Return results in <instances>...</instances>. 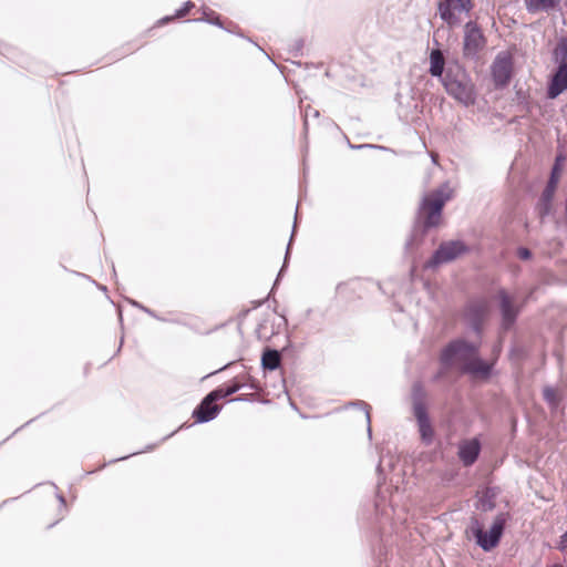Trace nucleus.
Segmentation results:
<instances>
[{"label":"nucleus","mask_w":567,"mask_h":567,"mask_svg":"<svg viewBox=\"0 0 567 567\" xmlns=\"http://www.w3.org/2000/svg\"><path fill=\"white\" fill-rule=\"evenodd\" d=\"M451 198L452 189L447 183L442 184L436 189L423 196L419 205L412 233L405 241V249L408 251L419 247L425 234L441 224L443 208Z\"/></svg>","instance_id":"obj_1"},{"label":"nucleus","mask_w":567,"mask_h":567,"mask_svg":"<svg viewBox=\"0 0 567 567\" xmlns=\"http://www.w3.org/2000/svg\"><path fill=\"white\" fill-rule=\"evenodd\" d=\"M442 83L447 94L464 106H470L475 103V86L465 68L458 62L449 63Z\"/></svg>","instance_id":"obj_2"},{"label":"nucleus","mask_w":567,"mask_h":567,"mask_svg":"<svg viewBox=\"0 0 567 567\" xmlns=\"http://www.w3.org/2000/svg\"><path fill=\"white\" fill-rule=\"evenodd\" d=\"M412 411L416 420L421 440L430 445L434 439V430L426 408V392L421 382H414L411 390Z\"/></svg>","instance_id":"obj_3"},{"label":"nucleus","mask_w":567,"mask_h":567,"mask_svg":"<svg viewBox=\"0 0 567 567\" xmlns=\"http://www.w3.org/2000/svg\"><path fill=\"white\" fill-rule=\"evenodd\" d=\"M480 344L457 338L450 341L440 353V362L445 368H451L456 360L467 362L474 354H478Z\"/></svg>","instance_id":"obj_4"},{"label":"nucleus","mask_w":567,"mask_h":567,"mask_svg":"<svg viewBox=\"0 0 567 567\" xmlns=\"http://www.w3.org/2000/svg\"><path fill=\"white\" fill-rule=\"evenodd\" d=\"M506 526V515L498 514L488 532H485L477 519L472 522L471 530L476 544L484 550L491 551L501 542Z\"/></svg>","instance_id":"obj_5"},{"label":"nucleus","mask_w":567,"mask_h":567,"mask_svg":"<svg viewBox=\"0 0 567 567\" xmlns=\"http://www.w3.org/2000/svg\"><path fill=\"white\" fill-rule=\"evenodd\" d=\"M470 247L463 240L443 241L426 261V267L436 268L443 264L455 260L460 256L470 252Z\"/></svg>","instance_id":"obj_6"},{"label":"nucleus","mask_w":567,"mask_h":567,"mask_svg":"<svg viewBox=\"0 0 567 567\" xmlns=\"http://www.w3.org/2000/svg\"><path fill=\"white\" fill-rule=\"evenodd\" d=\"M486 39L475 21H468L464 25L463 54L467 59L475 60L484 49Z\"/></svg>","instance_id":"obj_7"},{"label":"nucleus","mask_w":567,"mask_h":567,"mask_svg":"<svg viewBox=\"0 0 567 567\" xmlns=\"http://www.w3.org/2000/svg\"><path fill=\"white\" fill-rule=\"evenodd\" d=\"M487 310L488 302L485 298L472 299L464 307V320L467 327L478 337L482 334Z\"/></svg>","instance_id":"obj_8"},{"label":"nucleus","mask_w":567,"mask_h":567,"mask_svg":"<svg viewBox=\"0 0 567 567\" xmlns=\"http://www.w3.org/2000/svg\"><path fill=\"white\" fill-rule=\"evenodd\" d=\"M472 9V0H441L437 3L440 18L451 27H454L458 23V19L455 12L467 14Z\"/></svg>","instance_id":"obj_9"},{"label":"nucleus","mask_w":567,"mask_h":567,"mask_svg":"<svg viewBox=\"0 0 567 567\" xmlns=\"http://www.w3.org/2000/svg\"><path fill=\"white\" fill-rule=\"evenodd\" d=\"M513 62L506 54H497L491 66L492 79L496 87L506 86L512 78Z\"/></svg>","instance_id":"obj_10"},{"label":"nucleus","mask_w":567,"mask_h":567,"mask_svg":"<svg viewBox=\"0 0 567 567\" xmlns=\"http://www.w3.org/2000/svg\"><path fill=\"white\" fill-rule=\"evenodd\" d=\"M499 300L501 326L504 330H509L516 322L519 308L513 305L512 299L505 289H499L497 292Z\"/></svg>","instance_id":"obj_11"},{"label":"nucleus","mask_w":567,"mask_h":567,"mask_svg":"<svg viewBox=\"0 0 567 567\" xmlns=\"http://www.w3.org/2000/svg\"><path fill=\"white\" fill-rule=\"evenodd\" d=\"M217 401L210 392L200 401L193 411V417L197 423H207L217 417L221 410V406L216 404Z\"/></svg>","instance_id":"obj_12"},{"label":"nucleus","mask_w":567,"mask_h":567,"mask_svg":"<svg viewBox=\"0 0 567 567\" xmlns=\"http://www.w3.org/2000/svg\"><path fill=\"white\" fill-rule=\"evenodd\" d=\"M567 90V63H559L553 73L546 91V96L549 100L557 99Z\"/></svg>","instance_id":"obj_13"},{"label":"nucleus","mask_w":567,"mask_h":567,"mask_svg":"<svg viewBox=\"0 0 567 567\" xmlns=\"http://www.w3.org/2000/svg\"><path fill=\"white\" fill-rule=\"evenodd\" d=\"M480 453H481V442L476 437L463 441L458 445L457 455L464 466L473 465L477 461Z\"/></svg>","instance_id":"obj_14"},{"label":"nucleus","mask_w":567,"mask_h":567,"mask_svg":"<svg viewBox=\"0 0 567 567\" xmlns=\"http://www.w3.org/2000/svg\"><path fill=\"white\" fill-rule=\"evenodd\" d=\"M565 159H566V156L563 153H559L556 155L554 165L551 167L550 177H549L548 183L542 194V198L544 202L549 203L553 199L554 192L558 184V179H559V176L561 173V167H563Z\"/></svg>","instance_id":"obj_15"},{"label":"nucleus","mask_w":567,"mask_h":567,"mask_svg":"<svg viewBox=\"0 0 567 567\" xmlns=\"http://www.w3.org/2000/svg\"><path fill=\"white\" fill-rule=\"evenodd\" d=\"M462 371L467 374L488 378L493 371V363L484 361L478 354H474L462 365Z\"/></svg>","instance_id":"obj_16"},{"label":"nucleus","mask_w":567,"mask_h":567,"mask_svg":"<svg viewBox=\"0 0 567 567\" xmlns=\"http://www.w3.org/2000/svg\"><path fill=\"white\" fill-rule=\"evenodd\" d=\"M445 60L441 50L435 49L430 53V74L435 78H440L443 82V73H444Z\"/></svg>","instance_id":"obj_17"},{"label":"nucleus","mask_w":567,"mask_h":567,"mask_svg":"<svg viewBox=\"0 0 567 567\" xmlns=\"http://www.w3.org/2000/svg\"><path fill=\"white\" fill-rule=\"evenodd\" d=\"M560 0H525L526 10L529 13L549 12L554 10Z\"/></svg>","instance_id":"obj_18"},{"label":"nucleus","mask_w":567,"mask_h":567,"mask_svg":"<svg viewBox=\"0 0 567 567\" xmlns=\"http://www.w3.org/2000/svg\"><path fill=\"white\" fill-rule=\"evenodd\" d=\"M281 364V354L276 349H266L261 355V367L265 370H277Z\"/></svg>","instance_id":"obj_19"},{"label":"nucleus","mask_w":567,"mask_h":567,"mask_svg":"<svg viewBox=\"0 0 567 567\" xmlns=\"http://www.w3.org/2000/svg\"><path fill=\"white\" fill-rule=\"evenodd\" d=\"M244 386V384H240V383H237V382H234L233 384L230 385H227L226 388H217L215 390H213L210 393L212 394H215V398L217 400H221V399H226L233 394H235L236 392H238L241 388Z\"/></svg>","instance_id":"obj_20"},{"label":"nucleus","mask_w":567,"mask_h":567,"mask_svg":"<svg viewBox=\"0 0 567 567\" xmlns=\"http://www.w3.org/2000/svg\"><path fill=\"white\" fill-rule=\"evenodd\" d=\"M176 431L172 432L171 434L164 436L158 443H152V444H148L147 446H145V449L141 450V451H137V452H133L128 455H125V456H121V457H117V458H114V460H111L109 462V464H112V463H115V462H120V461H124V460H127L128 457L133 456V455H137V454H141V453H145V452H151L153 450H155L162 442H164L165 440H167L168 437L173 436L175 434Z\"/></svg>","instance_id":"obj_21"},{"label":"nucleus","mask_w":567,"mask_h":567,"mask_svg":"<svg viewBox=\"0 0 567 567\" xmlns=\"http://www.w3.org/2000/svg\"><path fill=\"white\" fill-rule=\"evenodd\" d=\"M192 8H194V3L192 1H186L179 9L176 10L174 18L185 17L190 11ZM172 19H173V17L166 16V17L162 18L161 20H158L157 23L159 25H163V24L169 22Z\"/></svg>","instance_id":"obj_22"},{"label":"nucleus","mask_w":567,"mask_h":567,"mask_svg":"<svg viewBox=\"0 0 567 567\" xmlns=\"http://www.w3.org/2000/svg\"><path fill=\"white\" fill-rule=\"evenodd\" d=\"M194 22H207L220 29H225L219 16L215 14V12L213 11H210L209 13L204 11L203 17L199 19H194Z\"/></svg>","instance_id":"obj_23"},{"label":"nucleus","mask_w":567,"mask_h":567,"mask_svg":"<svg viewBox=\"0 0 567 567\" xmlns=\"http://www.w3.org/2000/svg\"><path fill=\"white\" fill-rule=\"evenodd\" d=\"M555 55L559 63H567V37L559 40L555 49Z\"/></svg>","instance_id":"obj_24"},{"label":"nucleus","mask_w":567,"mask_h":567,"mask_svg":"<svg viewBox=\"0 0 567 567\" xmlns=\"http://www.w3.org/2000/svg\"><path fill=\"white\" fill-rule=\"evenodd\" d=\"M352 405H359L362 408V410L364 411V414H365V420H367V425H368V434L369 436H371V417H370V405L364 402V401H358V402H353L351 403Z\"/></svg>","instance_id":"obj_25"},{"label":"nucleus","mask_w":567,"mask_h":567,"mask_svg":"<svg viewBox=\"0 0 567 567\" xmlns=\"http://www.w3.org/2000/svg\"><path fill=\"white\" fill-rule=\"evenodd\" d=\"M303 45H305V41L303 39H296L292 44L290 45L289 48V52L293 55V56H300L302 55V49H303Z\"/></svg>","instance_id":"obj_26"},{"label":"nucleus","mask_w":567,"mask_h":567,"mask_svg":"<svg viewBox=\"0 0 567 567\" xmlns=\"http://www.w3.org/2000/svg\"><path fill=\"white\" fill-rule=\"evenodd\" d=\"M296 214H298V210H296ZM296 225H297V215H295V223H293V227H292V234H291V237H290V240H292V237H293V234H295V229H296ZM290 245H291V241H289L288 244V247H287V250H286V256H285V261H284V265L277 276V279L275 281V285L278 282L279 280V277L281 276V274L284 272V269L287 265V260H288V255H289V251H290Z\"/></svg>","instance_id":"obj_27"},{"label":"nucleus","mask_w":567,"mask_h":567,"mask_svg":"<svg viewBox=\"0 0 567 567\" xmlns=\"http://www.w3.org/2000/svg\"><path fill=\"white\" fill-rule=\"evenodd\" d=\"M320 113L318 110H315L312 109L310 105H308L305 110V121H303V127H305V132H307L308 130V118L310 116L312 117H319Z\"/></svg>","instance_id":"obj_28"},{"label":"nucleus","mask_w":567,"mask_h":567,"mask_svg":"<svg viewBox=\"0 0 567 567\" xmlns=\"http://www.w3.org/2000/svg\"><path fill=\"white\" fill-rule=\"evenodd\" d=\"M130 303L133 305L134 307L143 310L145 313H147L148 316L157 319V320H161V321H165V319L158 317L152 309L141 305L140 302L135 301V300H130Z\"/></svg>","instance_id":"obj_29"},{"label":"nucleus","mask_w":567,"mask_h":567,"mask_svg":"<svg viewBox=\"0 0 567 567\" xmlns=\"http://www.w3.org/2000/svg\"><path fill=\"white\" fill-rule=\"evenodd\" d=\"M517 256L522 259V260H528L532 258V251L526 248V247H518L517 249Z\"/></svg>","instance_id":"obj_30"},{"label":"nucleus","mask_w":567,"mask_h":567,"mask_svg":"<svg viewBox=\"0 0 567 567\" xmlns=\"http://www.w3.org/2000/svg\"><path fill=\"white\" fill-rule=\"evenodd\" d=\"M351 148L354 150H362V148H378L382 151H386L388 148L381 145H373V144H360V145H350Z\"/></svg>","instance_id":"obj_31"},{"label":"nucleus","mask_w":567,"mask_h":567,"mask_svg":"<svg viewBox=\"0 0 567 567\" xmlns=\"http://www.w3.org/2000/svg\"><path fill=\"white\" fill-rule=\"evenodd\" d=\"M567 548V530L560 536L559 543L557 545V549L560 551L566 550Z\"/></svg>","instance_id":"obj_32"},{"label":"nucleus","mask_w":567,"mask_h":567,"mask_svg":"<svg viewBox=\"0 0 567 567\" xmlns=\"http://www.w3.org/2000/svg\"><path fill=\"white\" fill-rule=\"evenodd\" d=\"M264 328H265V324L261 322L257 326L255 332H256V336L259 340H264L266 338L265 336V332H264Z\"/></svg>","instance_id":"obj_33"},{"label":"nucleus","mask_w":567,"mask_h":567,"mask_svg":"<svg viewBox=\"0 0 567 567\" xmlns=\"http://www.w3.org/2000/svg\"><path fill=\"white\" fill-rule=\"evenodd\" d=\"M56 498L62 507L65 506V498L62 494H56Z\"/></svg>","instance_id":"obj_34"},{"label":"nucleus","mask_w":567,"mask_h":567,"mask_svg":"<svg viewBox=\"0 0 567 567\" xmlns=\"http://www.w3.org/2000/svg\"><path fill=\"white\" fill-rule=\"evenodd\" d=\"M553 395V391L550 389H545L544 390V396L545 399L547 400H550V396Z\"/></svg>","instance_id":"obj_35"},{"label":"nucleus","mask_w":567,"mask_h":567,"mask_svg":"<svg viewBox=\"0 0 567 567\" xmlns=\"http://www.w3.org/2000/svg\"><path fill=\"white\" fill-rule=\"evenodd\" d=\"M494 507V504L493 503H483V509L484 511H488V509H492Z\"/></svg>","instance_id":"obj_36"},{"label":"nucleus","mask_w":567,"mask_h":567,"mask_svg":"<svg viewBox=\"0 0 567 567\" xmlns=\"http://www.w3.org/2000/svg\"><path fill=\"white\" fill-rule=\"evenodd\" d=\"M245 399L241 396H237L235 399H231L229 402H236V401H244Z\"/></svg>","instance_id":"obj_37"},{"label":"nucleus","mask_w":567,"mask_h":567,"mask_svg":"<svg viewBox=\"0 0 567 567\" xmlns=\"http://www.w3.org/2000/svg\"><path fill=\"white\" fill-rule=\"evenodd\" d=\"M100 289H101V291H105L106 287L105 286H100Z\"/></svg>","instance_id":"obj_38"},{"label":"nucleus","mask_w":567,"mask_h":567,"mask_svg":"<svg viewBox=\"0 0 567 567\" xmlns=\"http://www.w3.org/2000/svg\"><path fill=\"white\" fill-rule=\"evenodd\" d=\"M551 567H563L561 565H553Z\"/></svg>","instance_id":"obj_39"}]
</instances>
